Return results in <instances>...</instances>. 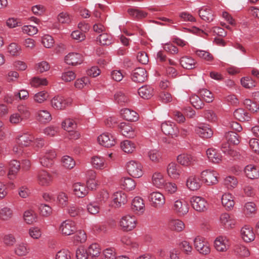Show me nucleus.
<instances>
[{
	"label": "nucleus",
	"mask_w": 259,
	"mask_h": 259,
	"mask_svg": "<svg viewBox=\"0 0 259 259\" xmlns=\"http://www.w3.org/2000/svg\"><path fill=\"white\" fill-rule=\"evenodd\" d=\"M190 202L192 207L199 212L206 211L208 207V204L205 199L199 196H193Z\"/></svg>",
	"instance_id": "nucleus-1"
},
{
	"label": "nucleus",
	"mask_w": 259,
	"mask_h": 259,
	"mask_svg": "<svg viewBox=\"0 0 259 259\" xmlns=\"http://www.w3.org/2000/svg\"><path fill=\"white\" fill-rule=\"evenodd\" d=\"M128 173L133 178H140L143 175L142 166L136 161H130L126 164Z\"/></svg>",
	"instance_id": "nucleus-2"
},
{
	"label": "nucleus",
	"mask_w": 259,
	"mask_h": 259,
	"mask_svg": "<svg viewBox=\"0 0 259 259\" xmlns=\"http://www.w3.org/2000/svg\"><path fill=\"white\" fill-rule=\"evenodd\" d=\"M218 174L213 170L206 169L201 173L203 181L208 185H213L218 182Z\"/></svg>",
	"instance_id": "nucleus-3"
},
{
	"label": "nucleus",
	"mask_w": 259,
	"mask_h": 259,
	"mask_svg": "<svg viewBox=\"0 0 259 259\" xmlns=\"http://www.w3.org/2000/svg\"><path fill=\"white\" fill-rule=\"evenodd\" d=\"M137 220L135 216L126 215L123 217L120 222L122 229L125 231H130L136 226Z\"/></svg>",
	"instance_id": "nucleus-4"
},
{
	"label": "nucleus",
	"mask_w": 259,
	"mask_h": 259,
	"mask_svg": "<svg viewBox=\"0 0 259 259\" xmlns=\"http://www.w3.org/2000/svg\"><path fill=\"white\" fill-rule=\"evenodd\" d=\"M194 246L200 253L207 255L210 253L209 245L204 239L200 236H197L194 240Z\"/></svg>",
	"instance_id": "nucleus-5"
},
{
	"label": "nucleus",
	"mask_w": 259,
	"mask_h": 259,
	"mask_svg": "<svg viewBox=\"0 0 259 259\" xmlns=\"http://www.w3.org/2000/svg\"><path fill=\"white\" fill-rule=\"evenodd\" d=\"M163 133L168 136L173 137H177L179 134V130L176 124L170 121H165L161 125Z\"/></svg>",
	"instance_id": "nucleus-6"
},
{
	"label": "nucleus",
	"mask_w": 259,
	"mask_h": 259,
	"mask_svg": "<svg viewBox=\"0 0 259 259\" xmlns=\"http://www.w3.org/2000/svg\"><path fill=\"white\" fill-rule=\"evenodd\" d=\"M149 200L152 206L155 208H160L165 203V199L164 195L158 192H153L150 194Z\"/></svg>",
	"instance_id": "nucleus-7"
},
{
	"label": "nucleus",
	"mask_w": 259,
	"mask_h": 259,
	"mask_svg": "<svg viewBox=\"0 0 259 259\" xmlns=\"http://www.w3.org/2000/svg\"><path fill=\"white\" fill-rule=\"evenodd\" d=\"M60 229L63 235L68 236L76 231V227L74 222L67 220L61 224Z\"/></svg>",
	"instance_id": "nucleus-8"
},
{
	"label": "nucleus",
	"mask_w": 259,
	"mask_h": 259,
	"mask_svg": "<svg viewBox=\"0 0 259 259\" xmlns=\"http://www.w3.org/2000/svg\"><path fill=\"white\" fill-rule=\"evenodd\" d=\"M99 144L103 146L110 148L115 144V139L109 133H103L98 138Z\"/></svg>",
	"instance_id": "nucleus-9"
},
{
	"label": "nucleus",
	"mask_w": 259,
	"mask_h": 259,
	"mask_svg": "<svg viewBox=\"0 0 259 259\" xmlns=\"http://www.w3.org/2000/svg\"><path fill=\"white\" fill-rule=\"evenodd\" d=\"M132 79L136 82H144L147 79V71L142 67L136 68L132 73Z\"/></svg>",
	"instance_id": "nucleus-10"
},
{
	"label": "nucleus",
	"mask_w": 259,
	"mask_h": 259,
	"mask_svg": "<svg viewBox=\"0 0 259 259\" xmlns=\"http://www.w3.org/2000/svg\"><path fill=\"white\" fill-rule=\"evenodd\" d=\"M37 181L40 185L48 186L52 182L53 177L48 171L42 170L38 173Z\"/></svg>",
	"instance_id": "nucleus-11"
},
{
	"label": "nucleus",
	"mask_w": 259,
	"mask_h": 259,
	"mask_svg": "<svg viewBox=\"0 0 259 259\" xmlns=\"http://www.w3.org/2000/svg\"><path fill=\"white\" fill-rule=\"evenodd\" d=\"M56 154L53 150H49L46 152L45 155L40 158L41 164L46 167H51L53 164V159L56 157Z\"/></svg>",
	"instance_id": "nucleus-12"
},
{
	"label": "nucleus",
	"mask_w": 259,
	"mask_h": 259,
	"mask_svg": "<svg viewBox=\"0 0 259 259\" xmlns=\"http://www.w3.org/2000/svg\"><path fill=\"white\" fill-rule=\"evenodd\" d=\"M65 61L68 65L75 66L82 62V57L79 53H70L65 56Z\"/></svg>",
	"instance_id": "nucleus-13"
},
{
	"label": "nucleus",
	"mask_w": 259,
	"mask_h": 259,
	"mask_svg": "<svg viewBox=\"0 0 259 259\" xmlns=\"http://www.w3.org/2000/svg\"><path fill=\"white\" fill-rule=\"evenodd\" d=\"M241 235L242 239L246 242H250L254 240L255 238V234L252 228L248 226H245L241 229Z\"/></svg>",
	"instance_id": "nucleus-14"
},
{
	"label": "nucleus",
	"mask_w": 259,
	"mask_h": 259,
	"mask_svg": "<svg viewBox=\"0 0 259 259\" xmlns=\"http://www.w3.org/2000/svg\"><path fill=\"white\" fill-rule=\"evenodd\" d=\"M120 114L123 119L130 121H136L138 120L139 118L138 113L135 111L132 110L128 108L121 109Z\"/></svg>",
	"instance_id": "nucleus-15"
},
{
	"label": "nucleus",
	"mask_w": 259,
	"mask_h": 259,
	"mask_svg": "<svg viewBox=\"0 0 259 259\" xmlns=\"http://www.w3.org/2000/svg\"><path fill=\"white\" fill-rule=\"evenodd\" d=\"M174 209L179 215H183L188 212L189 205L186 201L177 200L175 203Z\"/></svg>",
	"instance_id": "nucleus-16"
},
{
	"label": "nucleus",
	"mask_w": 259,
	"mask_h": 259,
	"mask_svg": "<svg viewBox=\"0 0 259 259\" xmlns=\"http://www.w3.org/2000/svg\"><path fill=\"white\" fill-rule=\"evenodd\" d=\"M246 176L250 179H257L259 177V167L252 164L247 165L244 168Z\"/></svg>",
	"instance_id": "nucleus-17"
},
{
	"label": "nucleus",
	"mask_w": 259,
	"mask_h": 259,
	"mask_svg": "<svg viewBox=\"0 0 259 259\" xmlns=\"http://www.w3.org/2000/svg\"><path fill=\"white\" fill-rule=\"evenodd\" d=\"M51 104L53 108L58 110H62L66 107L67 102L63 97L57 96L52 99Z\"/></svg>",
	"instance_id": "nucleus-18"
},
{
	"label": "nucleus",
	"mask_w": 259,
	"mask_h": 259,
	"mask_svg": "<svg viewBox=\"0 0 259 259\" xmlns=\"http://www.w3.org/2000/svg\"><path fill=\"white\" fill-rule=\"evenodd\" d=\"M73 188L74 194L78 197L83 198L88 193V188L80 183L74 184Z\"/></svg>",
	"instance_id": "nucleus-19"
},
{
	"label": "nucleus",
	"mask_w": 259,
	"mask_h": 259,
	"mask_svg": "<svg viewBox=\"0 0 259 259\" xmlns=\"http://www.w3.org/2000/svg\"><path fill=\"white\" fill-rule=\"evenodd\" d=\"M227 242L226 237L219 236L214 241V247L218 251H226L228 248V246L226 244Z\"/></svg>",
	"instance_id": "nucleus-20"
},
{
	"label": "nucleus",
	"mask_w": 259,
	"mask_h": 259,
	"mask_svg": "<svg viewBox=\"0 0 259 259\" xmlns=\"http://www.w3.org/2000/svg\"><path fill=\"white\" fill-rule=\"evenodd\" d=\"M138 94L142 98L149 99L153 96L154 90L149 85H143L139 89Z\"/></svg>",
	"instance_id": "nucleus-21"
},
{
	"label": "nucleus",
	"mask_w": 259,
	"mask_h": 259,
	"mask_svg": "<svg viewBox=\"0 0 259 259\" xmlns=\"http://www.w3.org/2000/svg\"><path fill=\"white\" fill-rule=\"evenodd\" d=\"M186 185L188 188L192 191L197 190L201 187L200 179L195 176H190L187 179Z\"/></svg>",
	"instance_id": "nucleus-22"
},
{
	"label": "nucleus",
	"mask_w": 259,
	"mask_h": 259,
	"mask_svg": "<svg viewBox=\"0 0 259 259\" xmlns=\"http://www.w3.org/2000/svg\"><path fill=\"white\" fill-rule=\"evenodd\" d=\"M114 196V203L117 207H119L122 205L125 204L127 201L126 195L121 191L115 193Z\"/></svg>",
	"instance_id": "nucleus-23"
},
{
	"label": "nucleus",
	"mask_w": 259,
	"mask_h": 259,
	"mask_svg": "<svg viewBox=\"0 0 259 259\" xmlns=\"http://www.w3.org/2000/svg\"><path fill=\"white\" fill-rule=\"evenodd\" d=\"M120 132L122 135L129 138L135 137V134L133 128L124 122H122L119 125Z\"/></svg>",
	"instance_id": "nucleus-24"
},
{
	"label": "nucleus",
	"mask_w": 259,
	"mask_h": 259,
	"mask_svg": "<svg viewBox=\"0 0 259 259\" xmlns=\"http://www.w3.org/2000/svg\"><path fill=\"white\" fill-rule=\"evenodd\" d=\"M131 208L133 211L143 212L145 208V204L143 199L140 197H136L133 200Z\"/></svg>",
	"instance_id": "nucleus-25"
},
{
	"label": "nucleus",
	"mask_w": 259,
	"mask_h": 259,
	"mask_svg": "<svg viewBox=\"0 0 259 259\" xmlns=\"http://www.w3.org/2000/svg\"><path fill=\"white\" fill-rule=\"evenodd\" d=\"M177 161L181 165L187 166L192 164L194 159L191 155L183 153L177 157Z\"/></svg>",
	"instance_id": "nucleus-26"
},
{
	"label": "nucleus",
	"mask_w": 259,
	"mask_h": 259,
	"mask_svg": "<svg viewBox=\"0 0 259 259\" xmlns=\"http://www.w3.org/2000/svg\"><path fill=\"white\" fill-rule=\"evenodd\" d=\"M179 167L180 166L176 163H170L167 167V172L168 176L174 179L178 178L180 174Z\"/></svg>",
	"instance_id": "nucleus-27"
},
{
	"label": "nucleus",
	"mask_w": 259,
	"mask_h": 259,
	"mask_svg": "<svg viewBox=\"0 0 259 259\" xmlns=\"http://www.w3.org/2000/svg\"><path fill=\"white\" fill-rule=\"evenodd\" d=\"M180 64L186 69H192L195 67L196 61L194 59L188 56H184L180 59Z\"/></svg>",
	"instance_id": "nucleus-28"
},
{
	"label": "nucleus",
	"mask_w": 259,
	"mask_h": 259,
	"mask_svg": "<svg viewBox=\"0 0 259 259\" xmlns=\"http://www.w3.org/2000/svg\"><path fill=\"white\" fill-rule=\"evenodd\" d=\"M220 221L224 225L226 226L228 228H232L235 224V220L234 217L227 213L221 214Z\"/></svg>",
	"instance_id": "nucleus-29"
},
{
	"label": "nucleus",
	"mask_w": 259,
	"mask_h": 259,
	"mask_svg": "<svg viewBox=\"0 0 259 259\" xmlns=\"http://www.w3.org/2000/svg\"><path fill=\"white\" fill-rule=\"evenodd\" d=\"M120 184L122 188L127 191H131L135 189L136 183L131 178H123L120 181Z\"/></svg>",
	"instance_id": "nucleus-30"
},
{
	"label": "nucleus",
	"mask_w": 259,
	"mask_h": 259,
	"mask_svg": "<svg viewBox=\"0 0 259 259\" xmlns=\"http://www.w3.org/2000/svg\"><path fill=\"white\" fill-rule=\"evenodd\" d=\"M222 203L227 209H231L235 204L233 196L230 193H225L222 196Z\"/></svg>",
	"instance_id": "nucleus-31"
},
{
	"label": "nucleus",
	"mask_w": 259,
	"mask_h": 259,
	"mask_svg": "<svg viewBox=\"0 0 259 259\" xmlns=\"http://www.w3.org/2000/svg\"><path fill=\"white\" fill-rule=\"evenodd\" d=\"M206 154L209 160L213 163H219L222 160L221 155L217 152L215 149H208L206 151Z\"/></svg>",
	"instance_id": "nucleus-32"
},
{
	"label": "nucleus",
	"mask_w": 259,
	"mask_h": 259,
	"mask_svg": "<svg viewBox=\"0 0 259 259\" xmlns=\"http://www.w3.org/2000/svg\"><path fill=\"white\" fill-rule=\"evenodd\" d=\"M17 143L21 146L27 147L34 140V137L28 134H23L18 138Z\"/></svg>",
	"instance_id": "nucleus-33"
},
{
	"label": "nucleus",
	"mask_w": 259,
	"mask_h": 259,
	"mask_svg": "<svg viewBox=\"0 0 259 259\" xmlns=\"http://www.w3.org/2000/svg\"><path fill=\"white\" fill-rule=\"evenodd\" d=\"M234 116L236 119L241 121H248L250 118L249 114L242 108L236 109L234 112Z\"/></svg>",
	"instance_id": "nucleus-34"
},
{
	"label": "nucleus",
	"mask_w": 259,
	"mask_h": 259,
	"mask_svg": "<svg viewBox=\"0 0 259 259\" xmlns=\"http://www.w3.org/2000/svg\"><path fill=\"white\" fill-rule=\"evenodd\" d=\"M168 226L171 230L181 232L184 230L185 224L180 220H172L169 222Z\"/></svg>",
	"instance_id": "nucleus-35"
},
{
	"label": "nucleus",
	"mask_w": 259,
	"mask_h": 259,
	"mask_svg": "<svg viewBox=\"0 0 259 259\" xmlns=\"http://www.w3.org/2000/svg\"><path fill=\"white\" fill-rule=\"evenodd\" d=\"M196 131L197 134L203 138H210L213 135L212 130L205 126L197 127Z\"/></svg>",
	"instance_id": "nucleus-36"
},
{
	"label": "nucleus",
	"mask_w": 259,
	"mask_h": 259,
	"mask_svg": "<svg viewBox=\"0 0 259 259\" xmlns=\"http://www.w3.org/2000/svg\"><path fill=\"white\" fill-rule=\"evenodd\" d=\"M37 114L36 119L40 123H48L52 119L51 114L47 110H40Z\"/></svg>",
	"instance_id": "nucleus-37"
},
{
	"label": "nucleus",
	"mask_w": 259,
	"mask_h": 259,
	"mask_svg": "<svg viewBox=\"0 0 259 259\" xmlns=\"http://www.w3.org/2000/svg\"><path fill=\"white\" fill-rule=\"evenodd\" d=\"M120 147L124 152L131 153L135 151L136 145L134 143L130 140H124L121 142Z\"/></svg>",
	"instance_id": "nucleus-38"
},
{
	"label": "nucleus",
	"mask_w": 259,
	"mask_h": 259,
	"mask_svg": "<svg viewBox=\"0 0 259 259\" xmlns=\"http://www.w3.org/2000/svg\"><path fill=\"white\" fill-rule=\"evenodd\" d=\"M87 251L89 256L93 259L94 257L99 255L101 252V249L99 244L93 243L88 247Z\"/></svg>",
	"instance_id": "nucleus-39"
},
{
	"label": "nucleus",
	"mask_w": 259,
	"mask_h": 259,
	"mask_svg": "<svg viewBox=\"0 0 259 259\" xmlns=\"http://www.w3.org/2000/svg\"><path fill=\"white\" fill-rule=\"evenodd\" d=\"M153 184L157 188H161L164 186V180L163 176L160 172H155L152 177Z\"/></svg>",
	"instance_id": "nucleus-40"
},
{
	"label": "nucleus",
	"mask_w": 259,
	"mask_h": 259,
	"mask_svg": "<svg viewBox=\"0 0 259 259\" xmlns=\"http://www.w3.org/2000/svg\"><path fill=\"white\" fill-rule=\"evenodd\" d=\"M20 164L18 161L16 160H11L9 163V171L8 176L11 178L10 176L15 175L17 174L20 169Z\"/></svg>",
	"instance_id": "nucleus-41"
},
{
	"label": "nucleus",
	"mask_w": 259,
	"mask_h": 259,
	"mask_svg": "<svg viewBox=\"0 0 259 259\" xmlns=\"http://www.w3.org/2000/svg\"><path fill=\"white\" fill-rule=\"evenodd\" d=\"M200 96L207 103H211L213 100L212 93L206 89H202L199 91Z\"/></svg>",
	"instance_id": "nucleus-42"
},
{
	"label": "nucleus",
	"mask_w": 259,
	"mask_h": 259,
	"mask_svg": "<svg viewBox=\"0 0 259 259\" xmlns=\"http://www.w3.org/2000/svg\"><path fill=\"white\" fill-rule=\"evenodd\" d=\"M190 101L193 107L197 109H202L204 105L200 98L196 95H192L190 98Z\"/></svg>",
	"instance_id": "nucleus-43"
},
{
	"label": "nucleus",
	"mask_w": 259,
	"mask_h": 259,
	"mask_svg": "<svg viewBox=\"0 0 259 259\" xmlns=\"http://www.w3.org/2000/svg\"><path fill=\"white\" fill-rule=\"evenodd\" d=\"M62 126L64 130L68 132H71L75 128L76 124L74 121L71 119H66L62 123Z\"/></svg>",
	"instance_id": "nucleus-44"
},
{
	"label": "nucleus",
	"mask_w": 259,
	"mask_h": 259,
	"mask_svg": "<svg viewBox=\"0 0 259 259\" xmlns=\"http://www.w3.org/2000/svg\"><path fill=\"white\" fill-rule=\"evenodd\" d=\"M92 164L97 169H102L104 167V159L99 156H95L92 158Z\"/></svg>",
	"instance_id": "nucleus-45"
},
{
	"label": "nucleus",
	"mask_w": 259,
	"mask_h": 259,
	"mask_svg": "<svg viewBox=\"0 0 259 259\" xmlns=\"http://www.w3.org/2000/svg\"><path fill=\"white\" fill-rule=\"evenodd\" d=\"M62 162L63 166L67 169H72L75 165L74 159L69 156H64L62 158Z\"/></svg>",
	"instance_id": "nucleus-46"
},
{
	"label": "nucleus",
	"mask_w": 259,
	"mask_h": 259,
	"mask_svg": "<svg viewBox=\"0 0 259 259\" xmlns=\"http://www.w3.org/2000/svg\"><path fill=\"white\" fill-rule=\"evenodd\" d=\"M244 105L248 110L252 112H256L259 110V106L257 104L249 99H246L244 101Z\"/></svg>",
	"instance_id": "nucleus-47"
},
{
	"label": "nucleus",
	"mask_w": 259,
	"mask_h": 259,
	"mask_svg": "<svg viewBox=\"0 0 259 259\" xmlns=\"http://www.w3.org/2000/svg\"><path fill=\"white\" fill-rule=\"evenodd\" d=\"M237 179L233 176H229L224 180V185L228 189L235 188L237 185Z\"/></svg>",
	"instance_id": "nucleus-48"
},
{
	"label": "nucleus",
	"mask_w": 259,
	"mask_h": 259,
	"mask_svg": "<svg viewBox=\"0 0 259 259\" xmlns=\"http://www.w3.org/2000/svg\"><path fill=\"white\" fill-rule=\"evenodd\" d=\"M226 137L229 142L234 145H238L240 143V137L236 132H229Z\"/></svg>",
	"instance_id": "nucleus-49"
},
{
	"label": "nucleus",
	"mask_w": 259,
	"mask_h": 259,
	"mask_svg": "<svg viewBox=\"0 0 259 259\" xmlns=\"http://www.w3.org/2000/svg\"><path fill=\"white\" fill-rule=\"evenodd\" d=\"M127 13L131 16H146L147 15H150V14L138 8H130L127 10Z\"/></svg>",
	"instance_id": "nucleus-50"
},
{
	"label": "nucleus",
	"mask_w": 259,
	"mask_h": 259,
	"mask_svg": "<svg viewBox=\"0 0 259 259\" xmlns=\"http://www.w3.org/2000/svg\"><path fill=\"white\" fill-rule=\"evenodd\" d=\"M114 99L119 104L123 105L127 103L129 101L128 98L122 92H117L114 95Z\"/></svg>",
	"instance_id": "nucleus-51"
},
{
	"label": "nucleus",
	"mask_w": 259,
	"mask_h": 259,
	"mask_svg": "<svg viewBox=\"0 0 259 259\" xmlns=\"http://www.w3.org/2000/svg\"><path fill=\"white\" fill-rule=\"evenodd\" d=\"M242 86L246 89H251L255 87V82L250 77H243L241 79Z\"/></svg>",
	"instance_id": "nucleus-52"
},
{
	"label": "nucleus",
	"mask_w": 259,
	"mask_h": 259,
	"mask_svg": "<svg viewBox=\"0 0 259 259\" xmlns=\"http://www.w3.org/2000/svg\"><path fill=\"white\" fill-rule=\"evenodd\" d=\"M24 219L27 224H32L33 222H36V217L33 211L28 210L24 212Z\"/></svg>",
	"instance_id": "nucleus-53"
},
{
	"label": "nucleus",
	"mask_w": 259,
	"mask_h": 259,
	"mask_svg": "<svg viewBox=\"0 0 259 259\" xmlns=\"http://www.w3.org/2000/svg\"><path fill=\"white\" fill-rule=\"evenodd\" d=\"M234 250L237 254L241 256L247 257L250 254L248 249L243 245H236L235 247Z\"/></svg>",
	"instance_id": "nucleus-54"
},
{
	"label": "nucleus",
	"mask_w": 259,
	"mask_h": 259,
	"mask_svg": "<svg viewBox=\"0 0 259 259\" xmlns=\"http://www.w3.org/2000/svg\"><path fill=\"white\" fill-rule=\"evenodd\" d=\"M49 97L48 93L45 91L40 92L34 96V100L35 102L41 103L46 100Z\"/></svg>",
	"instance_id": "nucleus-55"
},
{
	"label": "nucleus",
	"mask_w": 259,
	"mask_h": 259,
	"mask_svg": "<svg viewBox=\"0 0 259 259\" xmlns=\"http://www.w3.org/2000/svg\"><path fill=\"white\" fill-rule=\"evenodd\" d=\"M98 39L102 45H109L111 44L112 36L107 33L100 34Z\"/></svg>",
	"instance_id": "nucleus-56"
},
{
	"label": "nucleus",
	"mask_w": 259,
	"mask_h": 259,
	"mask_svg": "<svg viewBox=\"0 0 259 259\" xmlns=\"http://www.w3.org/2000/svg\"><path fill=\"white\" fill-rule=\"evenodd\" d=\"M30 83L32 86L37 87L40 85H47L48 82L46 78L34 77L32 78Z\"/></svg>",
	"instance_id": "nucleus-57"
},
{
	"label": "nucleus",
	"mask_w": 259,
	"mask_h": 259,
	"mask_svg": "<svg viewBox=\"0 0 259 259\" xmlns=\"http://www.w3.org/2000/svg\"><path fill=\"white\" fill-rule=\"evenodd\" d=\"M50 65L47 61H42L38 63L35 67L36 70L39 73H43L44 72L49 70Z\"/></svg>",
	"instance_id": "nucleus-58"
},
{
	"label": "nucleus",
	"mask_w": 259,
	"mask_h": 259,
	"mask_svg": "<svg viewBox=\"0 0 259 259\" xmlns=\"http://www.w3.org/2000/svg\"><path fill=\"white\" fill-rule=\"evenodd\" d=\"M41 42L45 47L50 48L53 47L54 41L53 38L49 35H45L41 39Z\"/></svg>",
	"instance_id": "nucleus-59"
},
{
	"label": "nucleus",
	"mask_w": 259,
	"mask_h": 259,
	"mask_svg": "<svg viewBox=\"0 0 259 259\" xmlns=\"http://www.w3.org/2000/svg\"><path fill=\"white\" fill-rule=\"evenodd\" d=\"M40 214L45 217L49 216L52 212V208L48 205L41 204L39 206Z\"/></svg>",
	"instance_id": "nucleus-60"
},
{
	"label": "nucleus",
	"mask_w": 259,
	"mask_h": 259,
	"mask_svg": "<svg viewBox=\"0 0 259 259\" xmlns=\"http://www.w3.org/2000/svg\"><path fill=\"white\" fill-rule=\"evenodd\" d=\"M87 235L84 231L79 230L73 237L74 240L76 242L83 243L87 240Z\"/></svg>",
	"instance_id": "nucleus-61"
},
{
	"label": "nucleus",
	"mask_w": 259,
	"mask_h": 259,
	"mask_svg": "<svg viewBox=\"0 0 259 259\" xmlns=\"http://www.w3.org/2000/svg\"><path fill=\"white\" fill-rule=\"evenodd\" d=\"M12 210L7 207L2 209L0 211V218L3 220H7L12 216Z\"/></svg>",
	"instance_id": "nucleus-62"
},
{
	"label": "nucleus",
	"mask_w": 259,
	"mask_h": 259,
	"mask_svg": "<svg viewBox=\"0 0 259 259\" xmlns=\"http://www.w3.org/2000/svg\"><path fill=\"white\" fill-rule=\"evenodd\" d=\"M8 52L12 56L19 54L21 49L16 43H11L8 48Z\"/></svg>",
	"instance_id": "nucleus-63"
},
{
	"label": "nucleus",
	"mask_w": 259,
	"mask_h": 259,
	"mask_svg": "<svg viewBox=\"0 0 259 259\" xmlns=\"http://www.w3.org/2000/svg\"><path fill=\"white\" fill-rule=\"evenodd\" d=\"M56 259H71V253L68 250L62 249L56 254Z\"/></svg>",
	"instance_id": "nucleus-64"
}]
</instances>
